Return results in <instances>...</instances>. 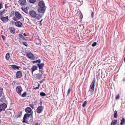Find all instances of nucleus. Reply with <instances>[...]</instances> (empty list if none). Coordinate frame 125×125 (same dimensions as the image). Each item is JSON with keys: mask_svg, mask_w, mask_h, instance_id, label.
Segmentation results:
<instances>
[{"mask_svg": "<svg viewBox=\"0 0 125 125\" xmlns=\"http://www.w3.org/2000/svg\"><path fill=\"white\" fill-rule=\"evenodd\" d=\"M23 43L24 45H25L26 46H27L28 45L27 44V42H23Z\"/></svg>", "mask_w": 125, "mask_h": 125, "instance_id": "ea45409f", "label": "nucleus"}, {"mask_svg": "<svg viewBox=\"0 0 125 125\" xmlns=\"http://www.w3.org/2000/svg\"><path fill=\"white\" fill-rule=\"evenodd\" d=\"M29 106H30L32 109L34 108V105L32 104H29Z\"/></svg>", "mask_w": 125, "mask_h": 125, "instance_id": "f704fd0d", "label": "nucleus"}, {"mask_svg": "<svg viewBox=\"0 0 125 125\" xmlns=\"http://www.w3.org/2000/svg\"><path fill=\"white\" fill-rule=\"evenodd\" d=\"M87 103V102L86 101H85L83 103V104L82 105V106L83 107H84L86 105V104Z\"/></svg>", "mask_w": 125, "mask_h": 125, "instance_id": "473e14b6", "label": "nucleus"}, {"mask_svg": "<svg viewBox=\"0 0 125 125\" xmlns=\"http://www.w3.org/2000/svg\"><path fill=\"white\" fill-rule=\"evenodd\" d=\"M10 58V54L9 53H7L6 54L5 56V58L7 60L9 59Z\"/></svg>", "mask_w": 125, "mask_h": 125, "instance_id": "393cba45", "label": "nucleus"}, {"mask_svg": "<svg viewBox=\"0 0 125 125\" xmlns=\"http://www.w3.org/2000/svg\"><path fill=\"white\" fill-rule=\"evenodd\" d=\"M121 125H124L125 124V119L124 118H122V119L121 120Z\"/></svg>", "mask_w": 125, "mask_h": 125, "instance_id": "f3484780", "label": "nucleus"}, {"mask_svg": "<svg viewBox=\"0 0 125 125\" xmlns=\"http://www.w3.org/2000/svg\"><path fill=\"white\" fill-rule=\"evenodd\" d=\"M27 95V94L26 92H25L23 93V94L21 95L23 97H25Z\"/></svg>", "mask_w": 125, "mask_h": 125, "instance_id": "c85d7f7f", "label": "nucleus"}, {"mask_svg": "<svg viewBox=\"0 0 125 125\" xmlns=\"http://www.w3.org/2000/svg\"><path fill=\"white\" fill-rule=\"evenodd\" d=\"M6 6V4H5V8H7V6Z\"/></svg>", "mask_w": 125, "mask_h": 125, "instance_id": "4d7b16f0", "label": "nucleus"}, {"mask_svg": "<svg viewBox=\"0 0 125 125\" xmlns=\"http://www.w3.org/2000/svg\"><path fill=\"white\" fill-rule=\"evenodd\" d=\"M40 105H42V101H41L40 103Z\"/></svg>", "mask_w": 125, "mask_h": 125, "instance_id": "603ef678", "label": "nucleus"}, {"mask_svg": "<svg viewBox=\"0 0 125 125\" xmlns=\"http://www.w3.org/2000/svg\"><path fill=\"white\" fill-rule=\"evenodd\" d=\"M41 17L37 16L36 18L38 20H39L40 18Z\"/></svg>", "mask_w": 125, "mask_h": 125, "instance_id": "8fccbe9b", "label": "nucleus"}, {"mask_svg": "<svg viewBox=\"0 0 125 125\" xmlns=\"http://www.w3.org/2000/svg\"><path fill=\"white\" fill-rule=\"evenodd\" d=\"M97 44V43L96 42H94L92 44V46L93 47H94Z\"/></svg>", "mask_w": 125, "mask_h": 125, "instance_id": "72a5a7b5", "label": "nucleus"}, {"mask_svg": "<svg viewBox=\"0 0 125 125\" xmlns=\"http://www.w3.org/2000/svg\"><path fill=\"white\" fill-rule=\"evenodd\" d=\"M1 37L3 40H5V37L3 35H1Z\"/></svg>", "mask_w": 125, "mask_h": 125, "instance_id": "a19ab883", "label": "nucleus"}, {"mask_svg": "<svg viewBox=\"0 0 125 125\" xmlns=\"http://www.w3.org/2000/svg\"><path fill=\"white\" fill-rule=\"evenodd\" d=\"M16 90L17 92L20 95H21V93L22 90V89L21 86H19L16 88Z\"/></svg>", "mask_w": 125, "mask_h": 125, "instance_id": "7ed1b4c3", "label": "nucleus"}, {"mask_svg": "<svg viewBox=\"0 0 125 125\" xmlns=\"http://www.w3.org/2000/svg\"><path fill=\"white\" fill-rule=\"evenodd\" d=\"M39 86H40V85L39 84H38V87H36L35 88H33V89H35V90L38 89L39 88Z\"/></svg>", "mask_w": 125, "mask_h": 125, "instance_id": "c9c22d12", "label": "nucleus"}, {"mask_svg": "<svg viewBox=\"0 0 125 125\" xmlns=\"http://www.w3.org/2000/svg\"><path fill=\"white\" fill-rule=\"evenodd\" d=\"M16 76L18 78H21L22 76V72L20 71H18L16 73Z\"/></svg>", "mask_w": 125, "mask_h": 125, "instance_id": "1a4fd4ad", "label": "nucleus"}, {"mask_svg": "<svg viewBox=\"0 0 125 125\" xmlns=\"http://www.w3.org/2000/svg\"><path fill=\"white\" fill-rule=\"evenodd\" d=\"M25 112L27 113H30L32 111L31 108L29 107L25 108Z\"/></svg>", "mask_w": 125, "mask_h": 125, "instance_id": "2eb2a0df", "label": "nucleus"}, {"mask_svg": "<svg viewBox=\"0 0 125 125\" xmlns=\"http://www.w3.org/2000/svg\"><path fill=\"white\" fill-rule=\"evenodd\" d=\"M26 56L29 59H32L34 60L35 57L34 56L33 54L31 52H29L27 53L26 55Z\"/></svg>", "mask_w": 125, "mask_h": 125, "instance_id": "39448f33", "label": "nucleus"}, {"mask_svg": "<svg viewBox=\"0 0 125 125\" xmlns=\"http://www.w3.org/2000/svg\"><path fill=\"white\" fill-rule=\"evenodd\" d=\"M15 81H13V83H12V85H13V87H14V85L15 84Z\"/></svg>", "mask_w": 125, "mask_h": 125, "instance_id": "a18cd8bd", "label": "nucleus"}, {"mask_svg": "<svg viewBox=\"0 0 125 125\" xmlns=\"http://www.w3.org/2000/svg\"><path fill=\"white\" fill-rule=\"evenodd\" d=\"M15 19H14V21H15V20H15Z\"/></svg>", "mask_w": 125, "mask_h": 125, "instance_id": "13d9d810", "label": "nucleus"}, {"mask_svg": "<svg viewBox=\"0 0 125 125\" xmlns=\"http://www.w3.org/2000/svg\"><path fill=\"white\" fill-rule=\"evenodd\" d=\"M70 89L69 88V89L68 90V93H67V95H69V94L70 93Z\"/></svg>", "mask_w": 125, "mask_h": 125, "instance_id": "e433bc0d", "label": "nucleus"}, {"mask_svg": "<svg viewBox=\"0 0 125 125\" xmlns=\"http://www.w3.org/2000/svg\"><path fill=\"white\" fill-rule=\"evenodd\" d=\"M43 82V81H40V83H41L42 82Z\"/></svg>", "mask_w": 125, "mask_h": 125, "instance_id": "5fc2aeb1", "label": "nucleus"}, {"mask_svg": "<svg viewBox=\"0 0 125 125\" xmlns=\"http://www.w3.org/2000/svg\"><path fill=\"white\" fill-rule=\"evenodd\" d=\"M41 62V60L40 59H39L38 60L33 61L32 62L33 63H37L38 62L40 63Z\"/></svg>", "mask_w": 125, "mask_h": 125, "instance_id": "a878e982", "label": "nucleus"}, {"mask_svg": "<svg viewBox=\"0 0 125 125\" xmlns=\"http://www.w3.org/2000/svg\"><path fill=\"white\" fill-rule=\"evenodd\" d=\"M27 79V77L26 76V74H25L24 79L25 80H26Z\"/></svg>", "mask_w": 125, "mask_h": 125, "instance_id": "c03bdc74", "label": "nucleus"}, {"mask_svg": "<svg viewBox=\"0 0 125 125\" xmlns=\"http://www.w3.org/2000/svg\"><path fill=\"white\" fill-rule=\"evenodd\" d=\"M0 19L4 22H7L8 20V16L6 17H3Z\"/></svg>", "mask_w": 125, "mask_h": 125, "instance_id": "9d476101", "label": "nucleus"}, {"mask_svg": "<svg viewBox=\"0 0 125 125\" xmlns=\"http://www.w3.org/2000/svg\"><path fill=\"white\" fill-rule=\"evenodd\" d=\"M42 20H43L42 19L40 21L39 24H40V25H41V26L42 25Z\"/></svg>", "mask_w": 125, "mask_h": 125, "instance_id": "37998d69", "label": "nucleus"}, {"mask_svg": "<svg viewBox=\"0 0 125 125\" xmlns=\"http://www.w3.org/2000/svg\"><path fill=\"white\" fill-rule=\"evenodd\" d=\"M32 113L33 112L32 111L31 113L30 114L28 113L25 114L24 115L23 118V121H22V122L23 123H26L27 122V121L26 120L27 119H28L31 115L32 116Z\"/></svg>", "mask_w": 125, "mask_h": 125, "instance_id": "f03ea898", "label": "nucleus"}, {"mask_svg": "<svg viewBox=\"0 0 125 125\" xmlns=\"http://www.w3.org/2000/svg\"><path fill=\"white\" fill-rule=\"evenodd\" d=\"M15 15L16 17L18 19H21L22 17V16L20 14L17 12H15Z\"/></svg>", "mask_w": 125, "mask_h": 125, "instance_id": "9b49d317", "label": "nucleus"}, {"mask_svg": "<svg viewBox=\"0 0 125 125\" xmlns=\"http://www.w3.org/2000/svg\"><path fill=\"white\" fill-rule=\"evenodd\" d=\"M29 1L30 3H33L36 2V0H29Z\"/></svg>", "mask_w": 125, "mask_h": 125, "instance_id": "2f4dec72", "label": "nucleus"}, {"mask_svg": "<svg viewBox=\"0 0 125 125\" xmlns=\"http://www.w3.org/2000/svg\"><path fill=\"white\" fill-rule=\"evenodd\" d=\"M117 120H113L111 122V125H114L117 124Z\"/></svg>", "mask_w": 125, "mask_h": 125, "instance_id": "4be33fe9", "label": "nucleus"}, {"mask_svg": "<svg viewBox=\"0 0 125 125\" xmlns=\"http://www.w3.org/2000/svg\"><path fill=\"white\" fill-rule=\"evenodd\" d=\"M96 74V77L97 80H98L100 78V73L99 72H97Z\"/></svg>", "mask_w": 125, "mask_h": 125, "instance_id": "412c9836", "label": "nucleus"}, {"mask_svg": "<svg viewBox=\"0 0 125 125\" xmlns=\"http://www.w3.org/2000/svg\"><path fill=\"white\" fill-rule=\"evenodd\" d=\"M29 14L33 18L36 17L37 15L36 12L33 10L30 11V12Z\"/></svg>", "mask_w": 125, "mask_h": 125, "instance_id": "6e6552de", "label": "nucleus"}, {"mask_svg": "<svg viewBox=\"0 0 125 125\" xmlns=\"http://www.w3.org/2000/svg\"><path fill=\"white\" fill-rule=\"evenodd\" d=\"M3 14L1 13L0 12V19L2 17V16Z\"/></svg>", "mask_w": 125, "mask_h": 125, "instance_id": "49530a36", "label": "nucleus"}, {"mask_svg": "<svg viewBox=\"0 0 125 125\" xmlns=\"http://www.w3.org/2000/svg\"><path fill=\"white\" fill-rule=\"evenodd\" d=\"M3 7V5L2 3H0V9Z\"/></svg>", "mask_w": 125, "mask_h": 125, "instance_id": "58836bf2", "label": "nucleus"}, {"mask_svg": "<svg viewBox=\"0 0 125 125\" xmlns=\"http://www.w3.org/2000/svg\"><path fill=\"white\" fill-rule=\"evenodd\" d=\"M23 34L25 36H27V35L25 33H24Z\"/></svg>", "mask_w": 125, "mask_h": 125, "instance_id": "3c124183", "label": "nucleus"}, {"mask_svg": "<svg viewBox=\"0 0 125 125\" xmlns=\"http://www.w3.org/2000/svg\"><path fill=\"white\" fill-rule=\"evenodd\" d=\"M9 29L11 33L14 34L15 33V29L14 28L10 27H9Z\"/></svg>", "mask_w": 125, "mask_h": 125, "instance_id": "4468645a", "label": "nucleus"}, {"mask_svg": "<svg viewBox=\"0 0 125 125\" xmlns=\"http://www.w3.org/2000/svg\"><path fill=\"white\" fill-rule=\"evenodd\" d=\"M38 5L40 7V8L38 9L39 12L41 13L44 12L46 8L44 2L43 1H40Z\"/></svg>", "mask_w": 125, "mask_h": 125, "instance_id": "f257e3e1", "label": "nucleus"}, {"mask_svg": "<svg viewBox=\"0 0 125 125\" xmlns=\"http://www.w3.org/2000/svg\"><path fill=\"white\" fill-rule=\"evenodd\" d=\"M20 5L21 6L25 5L26 2L25 0H20L19 1Z\"/></svg>", "mask_w": 125, "mask_h": 125, "instance_id": "ddd939ff", "label": "nucleus"}, {"mask_svg": "<svg viewBox=\"0 0 125 125\" xmlns=\"http://www.w3.org/2000/svg\"><path fill=\"white\" fill-rule=\"evenodd\" d=\"M44 108L43 106L41 105L38 107L37 109V112L38 113H40L42 112Z\"/></svg>", "mask_w": 125, "mask_h": 125, "instance_id": "0eeeda50", "label": "nucleus"}, {"mask_svg": "<svg viewBox=\"0 0 125 125\" xmlns=\"http://www.w3.org/2000/svg\"><path fill=\"white\" fill-rule=\"evenodd\" d=\"M37 67L36 66H33L32 68V74H33V72L37 70Z\"/></svg>", "mask_w": 125, "mask_h": 125, "instance_id": "dca6fc26", "label": "nucleus"}, {"mask_svg": "<svg viewBox=\"0 0 125 125\" xmlns=\"http://www.w3.org/2000/svg\"><path fill=\"white\" fill-rule=\"evenodd\" d=\"M3 89L2 88L0 87V97L2 95L3 93Z\"/></svg>", "mask_w": 125, "mask_h": 125, "instance_id": "bb28decb", "label": "nucleus"}, {"mask_svg": "<svg viewBox=\"0 0 125 125\" xmlns=\"http://www.w3.org/2000/svg\"><path fill=\"white\" fill-rule=\"evenodd\" d=\"M94 13L93 12H92V17H94Z\"/></svg>", "mask_w": 125, "mask_h": 125, "instance_id": "09e8293b", "label": "nucleus"}, {"mask_svg": "<svg viewBox=\"0 0 125 125\" xmlns=\"http://www.w3.org/2000/svg\"><path fill=\"white\" fill-rule=\"evenodd\" d=\"M7 107V105L5 103L0 105V112L2 110H4Z\"/></svg>", "mask_w": 125, "mask_h": 125, "instance_id": "423d86ee", "label": "nucleus"}, {"mask_svg": "<svg viewBox=\"0 0 125 125\" xmlns=\"http://www.w3.org/2000/svg\"><path fill=\"white\" fill-rule=\"evenodd\" d=\"M44 65V64L43 63H41L40 64H38L37 65L38 66L39 68L40 69H42Z\"/></svg>", "mask_w": 125, "mask_h": 125, "instance_id": "a211bd4d", "label": "nucleus"}, {"mask_svg": "<svg viewBox=\"0 0 125 125\" xmlns=\"http://www.w3.org/2000/svg\"><path fill=\"white\" fill-rule=\"evenodd\" d=\"M22 112H20L17 115V117H21L22 115Z\"/></svg>", "mask_w": 125, "mask_h": 125, "instance_id": "c756f323", "label": "nucleus"}, {"mask_svg": "<svg viewBox=\"0 0 125 125\" xmlns=\"http://www.w3.org/2000/svg\"><path fill=\"white\" fill-rule=\"evenodd\" d=\"M120 98V94H118L116 95L115 97V99H119Z\"/></svg>", "mask_w": 125, "mask_h": 125, "instance_id": "7c9ffc66", "label": "nucleus"}, {"mask_svg": "<svg viewBox=\"0 0 125 125\" xmlns=\"http://www.w3.org/2000/svg\"><path fill=\"white\" fill-rule=\"evenodd\" d=\"M5 11V9L3 10H2L0 11V12L1 13L3 14L4 13V12Z\"/></svg>", "mask_w": 125, "mask_h": 125, "instance_id": "4c0bfd02", "label": "nucleus"}, {"mask_svg": "<svg viewBox=\"0 0 125 125\" xmlns=\"http://www.w3.org/2000/svg\"><path fill=\"white\" fill-rule=\"evenodd\" d=\"M15 25L19 27H22V23L19 21H18L15 22Z\"/></svg>", "mask_w": 125, "mask_h": 125, "instance_id": "f8f14e48", "label": "nucleus"}, {"mask_svg": "<svg viewBox=\"0 0 125 125\" xmlns=\"http://www.w3.org/2000/svg\"><path fill=\"white\" fill-rule=\"evenodd\" d=\"M124 62H125V57H124Z\"/></svg>", "mask_w": 125, "mask_h": 125, "instance_id": "6e6d98bb", "label": "nucleus"}, {"mask_svg": "<svg viewBox=\"0 0 125 125\" xmlns=\"http://www.w3.org/2000/svg\"><path fill=\"white\" fill-rule=\"evenodd\" d=\"M114 117L115 118H117L118 116V115L117 114V111L115 110L114 112Z\"/></svg>", "mask_w": 125, "mask_h": 125, "instance_id": "b1692460", "label": "nucleus"}, {"mask_svg": "<svg viewBox=\"0 0 125 125\" xmlns=\"http://www.w3.org/2000/svg\"><path fill=\"white\" fill-rule=\"evenodd\" d=\"M95 80L94 78L93 81L91 83L90 86V88L91 91L92 92H93L94 90L95 86Z\"/></svg>", "mask_w": 125, "mask_h": 125, "instance_id": "20e7f679", "label": "nucleus"}, {"mask_svg": "<svg viewBox=\"0 0 125 125\" xmlns=\"http://www.w3.org/2000/svg\"><path fill=\"white\" fill-rule=\"evenodd\" d=\"M11 66L14 69H19V67L20 68V67L14 65H11Z\"/></svg>", "mask_w": 125, "mask_h": 125, "instance_id": "aec40b11", "label": "nucleus"}, {"mask_svg": "<svg viewBox=\"0 0 125 125\" xmlns=\"http://www.w3.org/2000/svg\"><path fill=\"white\" fill-rule=\"evenodd\" d=\"M18 36L19 37V38H21L23 40H26L25 39L23 35L22 34H19L18 35Z\"/></svg>", "mask_w": 125, "mask_h": 125, "instance_id": "5701e85b", "label": "nucleus"}, {"mask_svg": "<svg viewBox=\"0 0 125 125\" xmlns=\"http://www.w3.org/2000/svg\"><path fill=\"white\" fill-rule=\"evenodd\" d=\"M39 71L42 73V74H43V70H40Z\"/></svg>", "mask_w": 125, "mask_h": 125, "instance_id": "79ce46f5", "label": "nucleus"}, {"mask_svg": "<svg viewBox=\"0 0 125 125\" xmlns=\"http://www.w3.org/2000/svg\"><path fill=\"white\" fill-rule=\"evenodd\" d=\"M35 125H39V124L38 123H37Z\"/></svg>", "mask_w": 125, "mask_h": 125, "instance_id": "864d4df0", "label": "nucleus"}, {"mask_svg": "<svg viewBox=\"0 0 125 125\" xmlns=\"http://www.w3.org/2000/svg\"><path fill=\"white\" fill-rule=\"evenodd\" d=\"M21 8H22V10L23 11H24L25 12H26L25 10H26V9H23L22 7Z\"/></svg>", "mask_w": 125, "mask_h": 125, "instance_id": "de8ad7c7", "label": "nucleus"}, {"mask_svg": "<svg viewBox=\"0 0 125 125\" xmlns=\"http://www.w3.org/2000/svg\"><path fill=\"white\" fill-rule=\"evenodd\" d=\"M42 74H37L36 76V78L38 79H40L42 77Z\"/></svg>", "mask_w": 125, "mask_h": 125, "instance_id": "6ab92c4d", "label": "nucleus"}, {"mask_svg": "<svg viewBox=\"0 0 125 125\" xmlns=\"http://www.w3.org/2000/svg\"><path fill=\"white\" fill-rule=\"evenodd\" d=\"M40 95L41 96H46V94L44 92H41L40 93Z\"/></svg>", "mask_w": 125, "mask_h": 125, "instance_id": "cd10ccee", "label": "nucleus"}]
</instances>
